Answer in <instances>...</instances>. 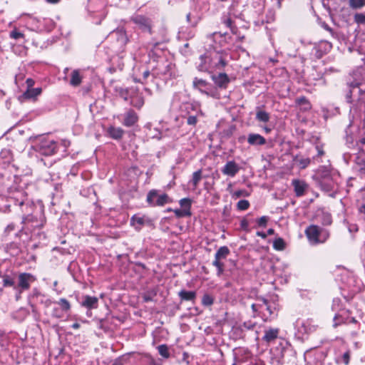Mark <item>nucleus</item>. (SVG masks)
<instances>
[{
    "label": "nucleus",
    "mask_w": 365,
    "mask_h": 365,
    "mask_svg": "<svg viewBox=\"0 0 365 365\" xmlns=\"http://www.w3.org/2000/svg\"><path fill=\"white\" fill-rule=\"evenodd\" d=\"M98 299L96 297L86 296L82 305L88 309H93L97 307Z\"/></svg>",
    "instance_id": "16"
},
{
    "label": "nucleus",
    "mask_w": 365,
    "mask_h": 365,
    "mask_svg": "<svg viewBox=\"0 0 365 365\" xmlns=\"http://www.w3.org/2000/svg\"><path fill=\"white\" fill-rule=\"evenodd\" d=\"M150 365H161L160 363H158V361H156L155 360H154L153 359L150 360Z\"/></svg>",
    "instance_id": "52"
},
{
    "label": "nucleus",
    "mask_w": 365,
    "mask_h": 365,
    "mask_svg": "<svg viewBox=\"0 0 365 365\" xmlns=\"http://www.w3.org/2000/svg\"><path fill=\"white\" fill-rule=\"evenodd\" d=\"M360 211L365 213V205H362L360 208Z\"/></svg>",
    "instance_id": "58"
},
{
    "label": "nucleus",
    "mask_w": 365,
    "mask_h": 365,
    "mask_svg": "<svg viewBox=\"0 0 365 365\" xmlns=\"http://www.w3.org/2000/svg\"><path fill=\"white\" fill-rule=\"evenodd\" d=\"M59 1L60 0H47L48 2L52 3V4L58 3Z\"/></svg>",
    "instance_id": "57"
},
{
    "label": "nucleus",
    "mask_w": 365,
    "mask_h": 365,
    "mask_svg": "<svg viewBox=\"0 0 365 365\" xmlns=\"http://www.w3.org/2000/svg\"><path fill=\"white\" fill-rule=\"evenodd\" d=\"M197 118L195 115H190L187 118V123L188 125H195L197 123Z\"/></svg>",
    "instance_id": "39"
},
{
    "label": "nucleus",
    "mask_w": 365,
    "mask_h": 365,
    "mask_svg": "<svg viewBox=\"0 0 365 365\" xmlns=\"http://www.w3.org/2000/svg\"><path fill=\"white\" fill-rule=\"evenodd\" d=\"M292 185L294 188L295 195L297 197L304 195L308 188V185L304 181L297 179L292 180Z\"/></svg>",
    "instance_id": "10"
},
{
    "label": "nucleus",
    "mask_w": 365,
    "mask_h": 365,
    "mask_svg": "<svg viewBox=\"0 0 365 365\" xmlns=\"http://www.w3.org/2000/svg\"><path fill=\"white\" fill-rule=\"evenodd\" d=\"M186 17H187V21H190V14H188Z\"/></svg>",
    "instance_id": "62"
},
{
    "label": "nucleus",
    "mask_w": 365,
    "mask_h": 365,
    "mask_svg": "<svg viewBox=\"0 0 365 365\" xmlns=\"http://www.w3.org/2000/svg\"><path fill=\"white\" fill-rule=\"evenodd\" d=\"M3 284L4 287H13L14 285V280L9 276H4Z\"/></svg>",
    "instance_id": "34"
},
{
    "label": "nucleus",
    "mask_w": 365,
    "mask_h": 365,
    "mask_svg": "<svg viewBox=\"0 0 365 365\" xmlns=\"http://www.w3.org/2000/svg\"><path fill=\"white\" fill-rule=\"evenodd\" d=\"M132 21L143 31L151 33V21L148 18L138 15L132 18Z\"/></svg>",
    "instance_id": "7"
},
{
    "label": "nucleus",
    "mask_w": 365,
    "mask_h": 365,
    "mask_svg": "<svg viewBox=\"0 0 365 365\" xmlns=\"http://www.w3.org/2000/svg\"><path fill=\"white\" fill-rule=\"evenodd\" d=\"M354 20L357 24H365V14H356L354 15Z\"/></svg>",
    "instance_id": "35"
},
{
    "label": "nucleus",
    "mask_w": 365,
    "mask_h": 365,
    "mask_svg": "<svg viewBox=\"0 0 365 365\" xmlns=\"http://www.w3.org/2000/svg\"><path fill=\"white\" fill-rule=\"evenodd\" d=\"M251 307L253 312H256L257 311V305L255 304H252Z\"/></svg>",
    "instance_id": "56"
},
{
    "label": "nucleus",
    "mask_w": 365,
    "mask_h": 365,
    "mask_svg": "<svg viewBox=\"0 0 365 365\" xmlns=\"http://www.w3.org/2000/svg\"><path fill=\"white\" fill-rule=\"evenodd\" d=\"M329 237V232L327 230H324L322 229V232L320 235V243L324 242Z\"/></svg>",
    "instance_id": "36"
},
{
    "label": "nucleus",
    "mask_w": 365,
    "mask_h": 365,
    "mask_svg": "<svg viewBox=\"0 0 365 365\" xmlns=\"http://www.w3.org/2000/svg\"><path fill=\"white\" fill-rule=\"evenodd\" d=\"M11 231V225H9L6 229V232H10Z\"/></svg>",
    "instance_id": "61"
},
{
    "label": "nucleus",
    "mask_w": 365,
    "mask_h": 365,
    "mask_svg": "<svg viewBox=\"0 0 365 365\" xmlns=\"http://www.w3.org/2000/svg\"><path fill=\"white\" fill-rule=\"evenodd\" d=\"M193 88L195 89H198L202 93H204L207 96H213L212 94L211 90L210 89V84L206 81L195 78L192 82Z\"/></svg>",
    "instance_id": "6"
},
{
    "label": "nucleus",
    "mask_w": 365,
    "mask_h": 365,
    "mask_svg": "<svg viewBox=\"0 0 365 365\" xmlns=\"http://www.w3.org/2000/svg\"><path fill=\"white\" fill-rule=\"evenodd\" d=\"M155 296L156 292L155 291H150L143 294V299L145 302H148L153 301Z\"/></svg>",
    "instance_id": "27"
},
{
    "label": "nucleus",
    "mask_w": 365,
    "mask_h": 365,
    "mask_svg": "<svg viewBox=\"0 0 365 365\" xmlns=\"http://www.w3.org/2000/svg\"><path fill=\"white\" fill-rule=\"evenodd\" d=\"M110 137L113 139H120L123 135V130L120 128L110 127L108 130Z\"/></svg>",
    "instance_id": "18"
},
{
    "label": "nucleus",
    "mask_w": 365,
    "mask_h": 365,
    "mask_svg": "<svg viewBox=\"0 0 365 365\" xmlns=\"http://www.w3.org/2000/svg\"><path fill=\"white\" fill-rule=\"evenodd\" d=\"M10 36L14 39H19L24 37V34L16 30H14L10 33Z\"/></svg>",
    "instance_id": "37"
},
{
    "label": "nucleus",
    "mask_w": 365,
    "mask_h": 365,
    "mask_svg": "<svg viewBox=\"0 0 365 365\" xmlns=\"http://www.w3.org/2000/svg\"><path fill=\"white\" fill-rule=\"evenodd\" d=\"M150 222V220L148 218L137 215H133L130 219L131 225L138 230H140L144 225L149 224Z\"/></svg>",
    "instance_id": "11"
},
{
    "label": "nucleus",
    "mask_w": 365,
    "mask_h": 365,
    "mask_svg": "<svg viewBox=\"0 0 365 365\" xmlns=\"http://www.w3.org/2000/svg\"><path fill=\"white\" fill-rule=\"evenodd\" d=\"M324 43L326 44V46H328L329 49H331V44L330 43L326 41V42H324Z\"/></svg>",
    "instance_id": "59"
},
{
    "label": "nucleus",
    "mask_w": 365,
    "mask_h": 365,
    "mask_svg": "<svg viewBox=\"0 0 365 365\" xmlns=\"http://www.w3.org/2000/svg\"><path fill=\"white\" fill-rule=\"evenodd\" d=\"M273 247L277 250H283L285 247V244L283 239H276L273 242Z\"/></svg>",
    "instance_id": "26"
},
{
    "label": "nucleus",
    "mask_w": 365,
    "mask_h": 365,
    "mask_svg": "<svg viewBox=\"0 0 365 365\" xmlns=\"http://www.w3.org/2000/svg\"><path fill=\"white\" fill-rule=\"evenodd\" d=\"M158 350L160 356L168 359L170 357V352L166 344H161L158 346Z\"/></svg>",
    "instance_id": "24"
},
{
    "label": "nucleus",
    "mask_w": 365,
    "mask_h": 365,
    "mask_svg": "<svg viewBox=\"0 0 365 365\" xmlns=\"http://www.w3.org/2000/svg\"><path fill=\"white\" fill-rule=\"evenodd\" d=\"M179 297L182 300L194 301L196 297V293L193 291L181 290L179 292Z\"/></svg>",
    "instance_id": "17"
},
{
    "label": "nucleus",
    "mask_w": 365,
    "mask_h": 365,
    "mask_svg": "<svg viewBox=\"0 0 365 365\" xmlns=\"http://www.w3.org/2000/svg\"><path fill=\"white\" fill-rule=\"evenodd\" d=\"M268 221V217L262 216L257 220V224L260 227H266Z\"/></svg>",
    "instance_id": "38"
},
{
    "label": "nucleus",
    "mask_w": 365,
    "mask_h": 365,
    "mask_svg": "<svg viewBox=\"0 0 365 365\" xmlns=\"http://www.w3.org/2000/svg\"><path fill=\"white\" fill-rule=\"evenodd\" d=\"M349 5L353 9H359L365 6V0H349Z\"/></svg>",
    "instance_id": "23"
},
{
    "label": "nucleus",
    "mask_w": 365,
    "mask_h": 365,
    "mask_svg": "<svg viewBox=\"0 0 365 365\" xmlns=\"http://www.w3.org/2000/svg\"><path fill=\"white\" fill-rule=\"evenodd\" d=\"M321 232L322 229L314 225L309 226L305 230L307 238L314 243H320Z\"/></svg>",
    "instance_id": "4"
},
{
    "label": "nucleus",
    "mask_w": 365,
    "mask_h": 365,
    "mask_svg": "<svg viewBox=\"0 0 365 365\" xmlns=\"http://www.w3.org/2000/svg\"><path fill=\"white\" fill-rule=\"evenodd\" d=\"M81 76L78 70H74L71 73V78L70 81V84L73 86H78L81 83Z\"/></svg>",
    "instance_id": "19"
},
{
    "label": "nucleus",
    "mask_w": 365,
    "mask_h": 365,
    "mask_svg": "<svg viewBox=\"0 0 365 365\" xmlns=\"http://www.w3.org/2000/svg\"><path fill=\"white\" fill-rule=\"evenodd\" d=\"M202 179V170H198L195 171L192 175V183L195 187H196L199 182Z\"/></svg>",
    "instance_id": "25"
},
{
    "label": "nucleus",
    "mask_w": 365,
    "mask_h": 365,
    "mask_svg": "<svg viewBox=\"0 0 365 365\" xmlns=\"http://www.w3.org/2000/svg\"><path fill=\"white\" fill-rule=\"evenodd\" d=\"M225 24L227 26H231V24H232V21L230 19H227L226 21H225Z\"/></svg>",
    "instance_id": "54"
},
{
    "label": "nucleus",
    "mask_w": 365,
    "mask_h": 365,
    "mask_svg": "<svg viewBox=\"0 0 365 365\" xmlns=\"http://www.w3.org/2000/svg\"><path fill=\"white\" fill-rule=\"evenodd\" d=\"M349 357H350V356H349V352H346V353H344V355H343L344 362V364H346V365H347V364H349Z\"/></svg>",
    "instance_id": "44"
},
{
    "label": "nucleus",
    "mask_w": 365,
    "mask_h": 365,
    "mask_svg": "<svg viewBox=\"0 0 365 365\" xmlns=\"http://www.w3.org/2000/svg\"><path fill=\"white\" fill-rule=\"evenodd\" d=\"M361 143L363 145H365V138L361 139Z\"/></svg>",
    "instance_id": "63"
},
{
    "label": "nucleus",
    "mask_w": 365,
    "mask_h": 365,
    "mask_svg": "<svg viewBox=\"0 0 365 365\" xmlns=\"http://www.w3.org/2000/svg\"><path fill=\"white\" fill-rule=\"evenodd\" d=\"M26 83L27 85V88H32L35 82L32 78H28L26 81Z\"/></svg>",
    "instance_id": "42"
},
{
    "label": "nucleus",
    "mask_w": 365,
    "mask_h": 365,
    "mask_svg": "<svg viewBox=\"0 0 365 365\" xmlns=\"http://www.w3.org/2000/svg\"><path fill=\"white\" fill-rule=\"evenodd\" d=\"M241 227L245 230H247V228H248V226H249V222L247 220L244 219L241 221Z\"/></svg>",
    "instance_id": "41"
},
{
    "label": "nucleus",
    "mask_w": 365,
    "mask_h": 365,
    "mask_svg": "<svg viewBox=\"0 0 365 365\" xmlns=\"http://www.w3.org/2000/svg\"><path fill=\"white\" fill-rule=\"evenodd\" d=\"M240 168L234 160L228 161L222 169V173L227 176L234 177L240 170Z\"/></svg>",
    "instance_id": "8"
},
{
    "label": "nucleus",
    "mask_w": 365,
    "mask_h": 365,
    "mask_svg": "<svg viewBox=\"0 0 365 365\" xmlns=\"http://www.w3.org/2000/svg\"><path fill=\"white\" fill-rule=\"evenodd\" d=\"M296 103L299 106H302V109L304 110H307L311 108V105H310L309 101L304 96L298 98L296 100Z\"/></svg>",
    "instance_id": "21"
},
{
    "label": "nucleus",
    "mask_w": 365,
    "mask_h": 365,
    "mask_svg": "<svg viewBox=\"0 0 365 365\" xmlns=\"http://www.w3.org/2000/svg\"><path fill=\"white\" fill-rule=\"evenodd\" d=\"M131 105L135 108L140 109L144 105V98L143 96H136L131 100Z\"/></svg>",
    "instance_id": "22"
},
{
    "label": "nucleus",
    "mask_w": 365,
    "mask_h": 365,
    "mask_svg": "<svg viewBox=\"0 0 365 365\" xmlns=\"http://www.w3.org/2000/svg\"><path fill=\"white\" fill-rule=\"evenodd\" d=\"M230 254V250L226 246L220 247L215 255V260L212 262L213 266L217 269V274L220 276L224 272V263L222 260L226 259Z\"/></svg>",
    "instance_id": "2"
},
{
    "label": "nucleus",
    "mask_w": 365,
    "mask_h": 365,
    "mask_svg": "<svg viewBox=\"0 0 365 365\" xmlns=\"http://www.w3.org/2000/svg\"><path fill=\"white\" fill-rule=\"evenodd\" d=\"M138 120V114L133 110L130 109L124 115L123 124L126 127H131L134 125Z\"/></svg>",
    "instance_id": "9"
},
{
    "label": "nucleus",
    "mask_w": 365,
    "mask_h": 365,
    "mask_svg": "<svg viewBox=\"0 0 365 365\" xmlns=\"http://www.w3.org/2000/svg\"><path fill=\"white\" fill-rule=\"evenodd\" d=\"M41 88H27V90L21 96L20 98L22 100L34 99L36 100V97L41 93Z\"/></svg>",
    "instance_id": "14"
},
{
    "label": "nucleus",
    "mask_w": 365,
    "mask_h": 365,
    "mask_svg": "<svg viewBox=\"0 0 365 365\" xmlns=\"http://www.w3.org/2000/svg\"><path fill=\"white\" fill-rule=\"evenodd\" d=\"M212 79L220 88H225L230 82V79L226 73H221L217 76H212Z\"/></svg>",
    "instance_id": "13"
},
{
    "label": "nucleus",
    "mask_w": 365,
    "mask_h": 365,
    "mask_svg": "<svg viewBox=\"0 0 365 365\" xmlns=\"http://www.w3.org/2000/svg\"><path fill=\"white\" fill-rule=\"evenodd\" d=\"M256 118L259 121L266 123L269 120V115L267 112L259 110L256 113Z\"/></svg>",
    "instance_id": "20"
},
{
    "label": "nucleus",
    "mask_w": 365,
    "mask_h": 365,
    "mask_svg": "<svg viewBox=\"0 0 365 365\" xmlns=\"http://www.w3.org/2000/svg\"><path fill=\"white\" fill-rule=\"evenodd\" d=\"M257 235L259 237H261L263 239H265L267 237V234L264 233V232H257Z\"/></svg>",
    "instance_id": "47"
},
{
    "label": "nucleus",
    "mask_w": 365,
    "mask_h": 365,
    "mask_svg": "<svg viewBox=\"0 0 365 365\" xmlns=\"http://www.w3.org/2000/svg\"><path fill=\"white\" fill-rule=\"evenodd\" d=\"M174 212L178 217H181L186 215L190 216L191 215L190 212L186 209H184L183 210L176 209L174 210Z\"/></svg>",
    "instance_id": "33"
},
{
    "label": "nucleus",
    "mask_w": 365,
    "mask_h": 365,
    "mask_svg": "<svg viewBox=\"0 0 365 365\" xmlns=\"http://www.w3.org/2000/svg\"><path fill=\"white\" fill-rule=\"evenodd\" d=\"M180 204L181 207H184L187 210L190 211L191 206V200L189 198H182L180 200Z\"/></svg>",
    "instance_id": "31"
},
{
    "label": "nucleus",
    "mask_w": 365,
    "mask_h": 365,
    "mask_svg": "<svg viewBox=\"0 0 365 365\" xmlns=\"http://www.w3.org/2000/svg\"><path fill=\"white\" fill-rule=\"evenodd\" d=\"M265 306H266L267 310L269 312V315L272 314L273 311H272L271 307L268 304H267V305H265Z\"/></svg>",
    "instance_id": "49"
},
{
    "label": "nucleus",
    "mask_w": 365,
    "mask_h": 365,
    "mask_svg": "<svg viewBox=\"0 0 365 365\" xmlns=\"http://www.w3.org/2000/svg\"><path fill=\"white\" fill-rule=\"evenodd\" d=\"M36 143L34 148L44 155H53L56 150V143L53 140H50L46 136H41L36 138Z\"/></svg>",
    "instance_id": "1"
},
{
    "label": "nucleus",
    "mask_w": 365,
    "mask_h": 365,
    "mask_svg": "<svg viewBox=\"0 0 365 365\" xmlns=\"http://www.w3.org/2000/svg\"><path fill=\"white\" fill-rule=\"evenodd\" d=\"M279 331V329L270 328L264 331V335L262 337V339L267 343H269L278 337Z\"/></svg>",
    "instance_id": "15"
},
{
    "label": "nucleus",
    "mask_w": 365,
    "mask_h": 365,
    "mask_svg": "<svg viewBox=\"0 0 365 365\" xmlns=\"http://www.w3.org/2000/svg\"><path fill=\"white\" fill-rule=\"evenodd\" d=\"M247 143L254 146L262 145L266 143V140L259 134L250 133L247 136Z\"/></svg>",
    "instance_id": "12"
},
{
    "label": "nucleus",
    "mask_w": 365,
    "mask_h": 365,
    "mask_svg": "<svg viewBox=\"0 0 365 365\" xmlns=\"http://www.w3.org/2000/svg\"><path fill=\"white\" fill-rule=\"evenodd\" d=\"M299 163L302 165V168H305L310 163V159H309V158L302 159V160H300Z\"/></svg>",
    "instance_id": "40"
},
{
    "label": "nucleus",
    "mask_w": 365,
    "mask_h": 365,
    "mask_svg": "<svg viewBox=\"0 0 365 365\" xmlns=\"http://www.w3.org/2000/svg\"><path fill=\"white\" fill-rule=\"evenodd\" d=\"M147 201L149 204L153 206H163L165 204L171 202L167 194L158 195L155 190H152L148 192L147 195Z\"/></svg>",
    "instance_id": "3"
},
{
    "label": "nucleus",
    "mask_w": 365,
    "mask_h": 365,
    "mask_svg": "<svg viewBox=\"0 0 365 365\" xmlns=\"http://www.w3.org/2000/svg\"><path fill=\"white\" fill-rule=\"evenodd\" d=\"M36 280L34 276L29 273H21L19 275V284L18 287L21 290H28L30 288V283Z\"/></svg>",
    "instance_id": "5"
},
{
    "label": "nucleus",
    "mask_w": 365,
    "mask_h": 365,
    "mask_svg": "<svg viewBox=\"0 0 365 365\" xmlns=\"http://www.w3.org/2000/svg\"><path fill=\"white\" fill-rule=\"evenodd\" d=\"M150 76V71L148 70H146L143 72V76L144 78H147Z\"/></svg>",
    "instance_id": "48"
},
{
    "label": "nucleus",
    "mask_w": 365,
    "mask_h": 365,
    "mask_svg": "<svg viewBox=\"0 0 365 365\" xmlns=\"http://www.w3.org/2000/svg\"><path fill=\"white\" fill-rule=\"evenodd\" d=\"M260 301L262 302V304L264 305H267L268 304V301L264 298H262Z\"/></svg>",
    "instance_id": "55"
},
{
    "label": "nucleus",
    "mask_w": 365,
    "mask_h": 365,
    "mask_svg": "<svg viewBox=\"0 0 365 365\" xmlns=\"http://www.w3.org/2000/svg\"><path fill=\"white\" fill-rule=\"evenodd\" d=\"M53 315V316H55V317H57V318H60V317H62V315H61V314H58V313L57 309H54Z\"/></svg>",
    "instance_id": "50"
},
{
    "label": "nucleus",
    "mask_w": 365,
    "mask_h": 365,
    "mask_svg": "<svg viewBox=\"0 0 365 365\" xmlns=\"http://www.w3.org/2000/svg\"><path fill=\"white\" fill-rule=\"evenodd\" d=\"M80 327V324L78 323H74L72 325V328L77 329Z\"/></svg>",
    "instance_id": "53"
},
{
    "label": "nucleus",
    "mask_w": 365,
    "mask_h": 365,
    "mask_svg": "<svg viewBox=\"0 0 365 365\" xmlns=\"http://www.w3.org/2000/svg\"><path fill=\"white\" fill-rule=\"evenodd\" d=\"M264 130L267 133H268L271 131V129L266 127V128H264Z\"/></svg>",
    "instance_id": "60"
},
{
    "label": "nucleus",
    "mask_w": 365,
    "mask_h": 365,
    "mask_svg": "<svg viewBox=\"0 0 365 365\" xmlns=\"http://www.w3.org/2000/svg\"><path fill=\"white\" fill-rule=\"evenodd\" d=\"M322 222L324 225H330L332 222L331 215L328 213H323Z\"/></svg>",
    "instance_id": "32"
},
{
    "label": "nucleus",
    "mask_w": 365,
    "mask_h": 365,
    "mask_svg": "<svg viewBox=\"0 0 365 365\" xmlns=\"http://www.w3.org/2000/svg\"><path fill=\"white\" fill-rule=\"evenodd\" d=\"M358 164L359 165V170L361 172L365 173V160H361L358 163Z\"/></svg>",
    "instance_id": "43"
},
{
    "label": "nucleus",
    "mask_w": 365,
    "mask_h": 365,
    "mask_svg": "<svg viewBox=\"0 0 365 365\" xmlns=\"http://www.w3.org/2000/svg\"><path fill=\"white\" fill-rule=\"evenodd\" d=\"M245 192L244 190H238L234 192L233 195L236 197H241Z\"/></svg>",
    "instance_id": "46"
},
{
    "label": "nucleus",
    "mask_w": 365,
    "mask_h": 365,
    "mask_svg": "<svg viewBox=\"0 0 365 365\" xmlns=\"http://www.w3.org/2000/svg\"><path fill=\"white\" fill-rule=\"evenodd\" d=\"M351 322L352 323H356V320L354 318H352V319H351Z\"/></svg>",
    "instance_id": "64"
},
{
    "label": "nucleus",
    "mask_w": 365,
    "mask_h": 365,
    "mask_svg": "<svg viewBox=\"0 0 365 365\" xmlns=\"http://www.w3.org/2000/svg\"><path fill=\"white\" fill-rule=\"evenodd\" d=\"M226 64H227L226 61L223 58H220L219 60V62L216 65V66L219 67V66H220L221 67H225L226 66Z\"/></svg>",
    "instance_id": "45"
},
{
    "label": "nucleus",
    "mask_w": 365,
    "mask_h": 365,
    "mask_svg": "<svg viewBox=\"0 0 365 365\" xmlns=\"http://www.w3.org/2000/svg\"><path fill=\"white\" fill-rule=\"evenodd\" d=\"M274 234V230L272 228H270L267 230V235H272Z\"/></svg>",
    "instance_id": "51"
},
{
    "label": "nucleus",
    "mask_w": 365,
    "mask_h": 365,
    "mask_svg": "<svg viewBox=\"0 0 365 365\" xmlns=\"http://www.w3.org/2000/svg\"><path fill=\"white\" fill-rule=\"evenodd\" d=\"M58 304L61 305L62 309L65 312H67L71 309V304L69 302L64 298L61 299Z\"/></svg>",
    "instance_id": "28"
},
{
    "label": "nucleus",
    "mask_w": 365,
    "mask_h": 365,
    "mask_svg": "<svg viewBox=\"0 0 365 365\" xmlns=\"http://www.w3.org/2000/svg\"><path fill=\"white\" fill-rule=\"evenodd\" d=\"M250 203L246 200H241L237 204V207L240 210H245L248 209Z\"/></svg>",
    "instance_id": "30"
},
{
    "label": "nucleus",
    "mask_w": 365,
    "mask_h": 365,
    "mask_svg": "<svg viewBox=\"0 0 365 365\" xmlns=\"http://www.w3.org/2000/svg\"><path fill=\"white\" fill-rule=\"evenodd\" d=\"M213 298L209 294H204L202 299V304L205 306H210L213 304Z\"/></svg>",
    "instance_id": "29"
}]
</instances>
